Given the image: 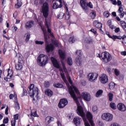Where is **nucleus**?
I'll use <instances>...</instances> for the list:
<instances>
[{
	"mask_svg": "<svg viewBox=\"0 0 126 126\" xmlns=\"http://www.w3.org/2000/svg\"><path fill=\"white\" fill-rule=\"evenodd\" d=\"M111 126H120L119 124L113 123V124L111 125Z\"/></svg>",
	"mask_w": 126,
	"mask_h": 126,
	"instance_id": "nucleus-61",
	"label": "nucleus"
},
{
	"mask_svg": "<svg viewBox=\"0 0 126 126\" xmlns=\"http://www.w3.org/2000/svg\"><path fill=\"white\" fill-rule=\"evenodd\" d=\"M35 44L37 45H43V44H44V41L36 40Z\"/></svg>",
	"mask_w": 126,
	"mask_h": 126,
	"instance_id": "nucleus-45",
	"label": "nucleus"
},
{
	"mask_svg": "<svg viewBox=\"0 0 126 126\" xmlns=\"http://www.w3.org/2000/svg\"><path fill=\"white\" fill-rule=\"evenodd\" d=\"M19 118V115L18 114H16L15 115H14V119L15 121H16V120H18Z\"/></svg>",
	"mask_w": 126,
	"mask_h": 126,
	"instance_id": "nucleus-52",
	"label": "nucleus"
},
{
	"mask_svg": "<svg viewBox=\"0 0 126 126\" xmlns=\"http://www.w3.org/2000/svg\"><path fill=\"white\" fill-rule=\"evenodd\" d=\"M102 55H103V57H102V59L105 63H109L112 61V55L108 52L105 51L102 53Z\"/></svg>",
	"mask_w": 126,
	"mask_h": 126,
	"instance_id": "nucleus-7",
	"label": "nucleus"
},
{
	"mask_svg": "<svg viewBox=\"0 0 126 126\" xmlns=\"http://www.w3.org/2000/svg\"><path fill=\"white\" fill-rule=\"evenodd\" d=\"M117 108L119 111L121 112H126V107L125 105L123 103H119L117 104Z\"/></svg>",
	"mask_w": 126,
	"mask_h": 126,
	"instance_id": "nucleus-13",
	"label": "nucleus"
},
{
	"mask_svg": "<svg viewBox=\"0 0 126 126\" xmlns=\"http://www.w3.org/2000/svg\"><path fill=\"white\" fill-rule=\"evenodd\" d=\"M63 3L67 11V10H68V7H67V4H66V2H65L64 1H63Z\"/></svg>",
	"mask_w": 126,
	"mask_h": 126,
	"instance_id": "nucleus-58",
	"label": "nucleus"
},
{
	"mask_svg": "<svg viewBox=\"0 0 126 126\" xmlns=\"http://www.w3.org/2000/svg\"><path fill=\"white\" fill-rule=\"evenodd\" d=\"M8 118L6 117V118L4 119L3 120V123L4 124H8Z\"/></svg>",
	"mask_w": 126,
	"mask_h": 126,
	"instance_id": "nucleus-49",
	"label": "nucleus"
},
{
	"mask_svg": "<svg viewBox=\"0 0 126 126\" xmlns=\"http://www.w3.org/2000/svg\"><path fill=\"white\" fill-rule=\"evenodd\" d=\"M61 7H63V4H60L59 5V3L58 2H55L53 4V8L54 9H57V8H61Z\"/></svg>",
	"mask_w": 126,
	"mask_h": 126,
	"instance_id": "nucleus-21",
	"label": "nucleus"
},
{
	"mask_svg": "<svg viewBox=\"0 0 126 126\" xmlns=\"http://www.w3.org/2000/svg\"><path fill=\"white\" fill-rule=\"evenodd\" d=\"M93 112H96L98 110V107L96 105H94L92 108Z\"/></svg>",
	"mask_w": 126,
	"mask_h": 126,
	"instance_id": "nucleus-44",
	"label": "nucleus"
},
{
	"mask_svg": "<svg viewBox=\"0 0 126 126\" xmlns=\"http://www.w3.org/2000/svg\"><path fill=\"white\" fill-rule=\"evenodd\" d=\"M123 10H124L123 7L120 6L118 9V12H119V13H122V12H123Z\"/></svg>",
	"mask_w": 126,
	"mask_h": 126,
	"instance_id": "nucleus-55",
	"label": "nucleus"
},
{
	"mask_svg": "<svg viewBox=\"0 0 126 126\" xmlns=\"http://www.w3.org/2000/svg\"><path fill=\"white\" fill-rule=\"evenodd\" d=\"M81 96L82 98H83L85 101L89 102V101L91 100V95L87 92H83L81 94Z\"/></svg>",
	"mask_w": 126,
	"mask_h": 126,
	"instance_id": "nucleus-12",
	"label": "nucleus"
},
{
	"mask_svg": "<svg viewBox=\"0 0 126 126\" xmlns=\"http://www.w3.org/2000/svg\"><path fill=\"white\" fill-rule=\"evenodd\" d=\"M94 26L96 28H97V29H100V28H102L103 25L102 23L99 22L98 21H94Z\"/></svg>",
	"mask_w": 126,
	"mask_h": 126,
	"instance_id": "nucleus-16",
	"label": "nucleus"
},
{
	"mask_svg": "<svg viewBox=\"0 0 126 126\" xmlns=\"http://www.w3.org/2000/svg\"><path fill=\"white\" fill-rule=\"evenodd\" d=\"M98 75L96 73H90L87 75V78L89 79V81L93 82L95 79L98 78Z\"/></svg>",
	"mask_w": 126,
	"mask_h": 126,
	"instance_id": "nucleus-9",
	"label": "nucleus"
},
{
	"mask_svg": "<svg viewBox=\"0 0 126 126\" xmlns=\"http://www.w3.org/2000/svg\"><path fill=\"white\" fill-rule=\"evenodd\" d=\"M69 43L71 44H73L74 42H75V39H74V36H71L69 38L68 40Z\"/></svg>",
	"mask_w": 126,
	"mask_h": 126,
	"instance_id": "nucleus-38",
	"label": "nucleus"
},
{
	"mask_svg": "<svg viewBox=\"0 0 126 126\" xmlns=\"http://www.w3.org/2000/svg\"><path fill=\"white\" fill-rule=\"evenodd\" d=\"M31 117H39L37 114V111L35 110H32L31 111Z\"/></svg>",
	"mask_w": 126,
	"mask_h": 126,
	"instance_id": "nucleus-32",
	"label": "nucleus"
},
{
	"mask_svg": "<svg viewBox=\"0 0 126 126\" xmlns=\"http://www.w3.org/2000/svg\"><path fill=\"white\" fill-rule=\"evenodd\" d=\"M73 122L74 125H75L76 126H79V117H75L73 119Z\"/></svg>",
	"mask_w": 126,
	"mask_h": 126,
	"instance_id": "nucleus-27",
	"label": "nucleus"
},
{
	"mask_svg": "<svg viewBox=\"0 0 126 126\" xmlns=\"http://www.w3.org/2000/svg\"><path fill=\"white\" fill-rule=\"evenodd\" d=\"M16 57L18 58L19 62H22L23 61V57H22V55L21 54L18 53L16 54Z\"/></svg>",
	"mask_w": 126,
	"mask_h": 126,
	"instance_id": "nucleus-28",
	"label": "nucleus"
},
{
	"mask_svg": "<svg viewBox=\"0 0 126 126\" xmlns=\"http://www.w3.org/2000/svg\"><path fill=\"white\" fill-rule=\"evenodd\" d=\"M5 115H8V106H6V108L5 110Z\"/></svg>",
	"mask_w": 126,
	"mask_h": 126,
	"instance_id": "nucleus-59",
	"label": "nucleus"
},
{
	"mask_svg": "<svg viewBox=\"0 0 126 126\" xmlns=\"http://www.w3.org/2000/svg\"><path fill=\"white\" fill-rule=\"evenodd\" d=\"M64 16V14L63 12H60L59 15L57 16V18L59 19H63Z\"/></svg>",
	"mask_w": 126,
	"mask_h": 126,
	"instance_id": "nucleus-37",
	"label": "nucleus"
},
{
	"mask_svg": "<svg viewBox=\"0 0 126 126\" xmlns=\"http://www.w3.org/2000/svg\"><path fill=\"white\" fill-rule=\"evenodd\" d=\"M90 31L91 32H92V33H94V34H96L97 33V30L96 29L92 28Z\"/></svg>",
	"mask_w": 126,
	"mask_h": 126,
	"instance_id": "nucleus-46",
	"label": "nucleus"
},
{
	"mask_svg": "<svg viewBox=\"0 0 126 126\" xmlns=\"http://www.w3.org/2000/svg\"><path fill=\"white\" fill-rule=\"evenodd\" d=\"M85 43L86 44H92L93 43V39L91 37H86L85 40Z\"/></svg>",
	"mask_w": 126,
	"mask_h": 126,
	"instance_id": "nucleus-24",
	"label": "nucleus"
},
{
	"mask_svg": "<svg viewBox=\"0 0 126 126\" xmlns=\"http://www.w3.org/2000/svg\"><path fill=\"white\" fill-rule=\"evenodd\" d=\"M54 121V118L51 116H47L45 119V123H48V124H51L52 122Z\"/></svg>",
	"mask_w": 126,
	"mask_h": 126,
	"instance_id": "nucleus-23",
	"label": "nucleus"
},
{
	"mask_svg": "<svg viewBox=\"0 0 126 126\" xmlns=\"http://www.w3.org/2000/svg\"><path fill=\"white\" fill-rule=\"evenodd\" d=\"M108 97H109V101L112 102L113 101V98H114V94L112 93H109L108 94Z\"/></svg>",
	"mask_w": 126,
	"mask_h": 126,
	"instance_id": "nucleus-35",
	"label": "nucleus"
},
{
	"mask_svg": "<svg viewBox=\"0 0 126 126\" xmlns=\"http://www.w3.org/2000/svg\"><path fill=\"white\" fill-rule=\"evenodd\" d=\"M54 86H55V87H56V88H63V84L58 83L57 84H54Z\"/></svg>",
	"mask_w": 126,
	"mask_h": 126,
	"instance_id": "nucleus-36",
	"label": "nucleus"
},
{
	"mask_svg": "<svg viewBox=\"0 0 126 126\" xmlns=\"http://www.w3.org/2000/svg\"><path fill=\"white\" fill-rule=\"evenodd\" d=\"M29 94L32 98L34 97V95H35L36 98H39L38 95H39V89L37 87H34L33 84H32L29 86Z\"/></svg>",
	"mask_w": 126,
	"mask_h": 126,
	"instance_id": "nucleus-3",
	"label": "nucleus"
},
{
	"mask_svg": "<svg viewBox=\"0 0 126 126\" xmlns=\"http://www.w3.org/2000/svg\"><path fill=\"white\" fill-rule=\"evenodd\" d=\"M69 93L77 104V108L76 112L78 115H79V101H78L79 97L76 96V94H75V93H78V90L74 86L71 85L69 88Z\"/></svg>",
	"mask_w": 126,
	"mask_h": 126,
	"instance_id": "nucleus-2",
	"label": "nucleus"
},
{
	"mask_svg": "<svg viewBox=\"0 0 126 126\" xmlns=\"http://www.w3.org/2000/svg\"><path fill=\"white\" fill-rule=\"evenodd\" d=\"M110 107L112 109V110H116L117 109V106H116V103L115 102H111L110 103Z\"/></svg>",
	"mask_w": 126,
	"mask_h": 126,
	"instance_id": "nucleus-29",
	"label": "nucleus"
},
{
	"mask_svg": "<svg viewBox=\"0 0 126 126\" xmlns=\"http://www.w3.org/2000/svg\"><path fill=\"white\" fill-rule=\"evenodd\" d=\"M45 93L46 95H47L49 97H52V95H54V93H53V91L50 90V89H47Z\"/></svg>",
	"mask_w": 126,
	"mask_h": 126,
	"instance_id": "nucleus-18",
	"label": "nucleus"
},
{
	"mask_svg": "<svg viewBox=\"0 0 126 126\" xmlns=\"http://www.w3.org/2000/svg\"><path fill=\"white\" fill-rule=\"evenodd\" d=\"M48 56L44 54H40L37 57V63H39L40 66H44L48 63Z\"/></svg>",
	"mask_w": 126,
	"mask_h": 126,
	"instance_id": "nucleus-5",
	"label": "nucleus"
},
{
	"mask_svg": "<svg viewBox=\"0 0 126 126\" xmlns=\"http://www.w3.org/2000/svg\"><path fill=\"white\" fill-rule=\"evenodd\" d=\"M80 3L83 10L85 12H86V13L89 11V7L90 8H93V4H92V3L91 2L87 3L86 0H80Z\"/></svg>",
	"mask_w": 126,
	"mask_h": 126,
	"instance_id": "nucleus-4",
	"label": "nucleus"
},
{
	"mask_svg": "<svg viewBox=\"0 0 126 126\" xmlns=\"http://www.w3.org/2000/svg\"><path fill=\"white\" fill-rule=\"evenodd\" d=\"M9 71H10V69H8V74L7 75V78H4V80H5L6 81H8V79H11V78L12 77V74L13 73H9Z\"/></svg>",
	"mask_w": 126,
	"mask_h": 126,
	"instance_id": "nucleus-22",
	"label": "nucleus"
},
{
	"mask_svg": "<svg viewBox=\"0 0 126 126\" xmlns=\"http://www.w3.org/2000/svg\"><path fill=\"white\" fill-rule=\"evenodd\" d=\"M101 118L106 122H111L113 120V115L111 113H104L102 115Z\"/></svg>",
	"mask_w": 126,
	"mask_h": 126,
	"instance_id": "nucleus-8",
	"label": "nucleus"
},
{
	"mask_svg": "<svg viewBox=\"0 0 126 126\" xmlns=\"http://www.w3.org/2000/svg\"><path fill=\"white\" fill-rule=\"evenodd\" d=\"M114 72H115V75H116V76H119V75H120V71H119V70H118V69H115L114 70Z\"/></svg>",
	"mask_w": 126,
	"mask_h": 126,
	"instance_id": "nucleus-48",
	"label": "nucleus"
},
{
	"mask_svg": "<svg viewBox=\"0 0 126 126\" xmlns=\"http://www.w3.org/2000/svg\"><path fill=\"white\" fill-rule=\"evenodd\" d=\"M51 60L53 64V66L56 68H60V64H59V62H58L57 59L54 57H51Z\"/></svg>",
	"mask_w": 126,
	"mask_h": 126,
	"instance_id": "nucleus-15",
	"label": "nucleus"
},
{
	"mask_svg": "<svg viewBox=\"0 0 126 126\" xmlns=\"http://www.w3.org/2000/svg\"><path fill=\"white\" fill-rule=\"evenodd\" d=\"M25 35H26L25 40L26 42L27 43L28 42H29V40H30L31 34L29 32H27L25 34Z\"/></svg>",
	"mask_w": 126,
	"mask_h": 126,
	"instance_id": "nucleus-34",
	"label": "nucleus"
},
{
	"mask_svg": "<svg viewBox=\"0 0 126 126\" xmlns=\"http://www.w3.org/2000/svg\"><path fill=\"white\" fill-rule=\"evenodd\" d=\"M86 118L92 126H95V124H94V122L93 121V115L91 112L89 111L87 112Z\"/></svg>",
	"mask_w": 126,
	"mask_h": 126,
	"instance_id": "nucleus-10",
	"label": "nucleus"
},
{
	"mask_svg": "<svg viewBox=\"0 0 126 126\" xmlns=\"http://www.w3.org/2000/svg\"><path fill=\"white\" fill-rule=\"evenodd\" d=\"M34 25V21H29L26 24V28H31Z\"/></svg>",
	"mask_w": 126,
	"mask_h": 126,
	"instance_id": "nucleus-19",
	"label": "nucleus"
},
{
	"mask_svg": "<svg viewBox=\"0 0 126 126\" xmlns=\"http://www.w3.org/2000/svg\"><path fill=\"white\" fill-rule=\"evenodd\" d=\"M100 81L101 83L103 84H106L107 82H108V76H106V74H103L102 76L100 77Z\"/></svg>",
	"mask_w": 126,
	"mask_h": 126,
	"instance_id": "nucleus-14",
	"label": "nucleus"
},
{
	"mask_svg": "<svg viewBox=\"0 0 126 126\" xmlns=\"http://www.w3.org/2000/svg\"><path fill=\"white\" fill-rule=\"evenodd\" d=\"M115 33H119L120 31V28H116L114 30Z\"/></svg>",
	"mask_w": 126,
	"mask_h": 126,
	"instance_id": "nucleus-60",
	"label": "nucleus"
},
{
	"mask_svg": "<svg viewBox=\"0 0 126 126\" xmlns=\"http://www.w3.org/2000/svg\"><path fill=\"white\" fill-rule=\"evenodd\" d=\"M44 87L48 88V87H50V82H49L48 81H46L44 82Z\"/></svg>",
	"mask_w": 126,
	"mask_h": 126,
	"instance_id": "nucleus-42",
	"label": "nucleus"
},
{
	"mask_svg": "<svg viewBox=\"0 0 126 126\" xmlns=\"http://www.w3.org/2000/svg\"><path fill=\"white\" fill-rule=\"evenodd\" d=\"M70 18V14H69V12H67L65 14V19L66 20H68Z\"/></svg>",
	"mask_w": 126,
	"mask_h": 126,
	"instance_id": "nucleus-43",
	"label": "nucleus"
},
{
	"mask_svg": "<svg viewBox=\"0 0 126 126\" xmlns=\"http://www.w3.org/2000/svg\"><path fill=\"white\" fill-rule=\"evenodd\" d=\"M79 116L82 117L85 124V126H91L90 124L86 119V117L85 115V113H84V110H83V107L81 106V105H79Z\"/></svg>",
	"mask_w": 126,
	"mask_h": 126,
	"instance_id": "nucleus-6",
	"label": "nucleus"
},
{
	"mask_svg": "<svg viewBox=\"0 0 126 126\" xmlns=\"http://www.w3.org/2000/svg\"><path fill=\"white\" fill-rule=\"evenodd\" d=\"M105 33L107 35V36H108L109 38H110V39H113V35L112 36H111V35H110V32H106Z\"/></svg>",
	"mask_w": 126,
	"mask_h": 126,
	"instance_id": "nucleus-53",
	"label": "nucleus"
},
{
	"mask_svg": "<svg viewBox=\"0 0 126 126\" xmlns=\"http://www.w3.org/2000/svg\"><path fill=\"white\" fill-rule=\"evenodd\" d=\"M120 24L121 26L123 27V29H124V30L126 31V23L125 21H120Z\"/></svg>",
	"mask_w": 126,
	"mask_h": 126,
	"instance_id": "nucleus-30",
	"label": "nucleus"
},
{
	"mask_svg": "<svg viewBox=\"0 0 126 126\" xmlns=\"http://www.w3.org/2000/svg\"><path fill=\"white\" fill-rule=\"evenodd\" d=\"M59 56L62 60H64L65 59V54L61 50H59Z\"/></svg>",
	"mask_w": 126,
	"mask_h": 126,
	"instance_id": "nucleus-20",
	"label": "nucleus"
},
{
	"mask_svg": "<svg viewBox=\"0 0 126 126\" xmlns=\"http://www.w3.org/2000/svg\"><path fill=\"white\" fill-rule=\"evenodd\" d=\"M67 103H68V101L66 98H62L60 100L58 104V107H59L60 109L64 108V107H65V106L67 105Z\"/></svg>",
	"mask_w": 126,
	"mask_h": 126,
	"instance_id": "nucleus-11",
	"label": "nucleus"
},
{
	"mask_svg": "<svg viewBox=\"0 0 126 126\" xmlns=\"http://www.w3.org/2000/svg\"><path fill=\"white\" fill-rule=\"evenodd\" d=\"M67 63L69 65H72V59L69 57H68Z\"/></svg>",
	"mask_w": 126,
	"mask_h": 126,
	"instance_id": "nucleus-39",
	"label": "nucleus"
},
{
	"mask_svg": "<svg viewBox=\"0 0 126 126\" xmlns=\"http://www.w3.org/2000/svg\"><path fill=\"white\" fill-rule=\"evenodd\" d=\"M117 4L118 5V6H121L122 5V1L118 0L117 2Z\"/></svg>",
	"mask_w": 126,
	"mask_h": 126,
	"instance_id": "nucleus-56",
	"label": "nucleus"
},
{
	"mask_svg": "<svg viewBox=\"0 0 126 126\" xmlns=\"http://www.w3.org/2000/svg\"><path fill=\"white\" fill-rule=\"evenodd\" d=\"M103 94V90H99L97 91L96 93L95 96L98 98V97H100V95Z\"/></svg>",
	"mask_w": 126,
	"mask_h": 126,
	"instance_id": "nucleus-31",
	"label": "nucleus"
},
{
	"mask_svg": "<svg viewBox=\"0 0 126 126\" xmlns=\"http://www.w3.org/2000/svg\"><path fill=\"white\" fill-rule=\"evenodd\" d=\"M22 6V1L21 0H17V4H15L16 8H20Z\"/></svg>",
	"mask_w": 126,
	"mask_h": 126,
	"instance_id": "nucleus-26",
	"label": "nucleus"
},
{
	"mask_svg": "<svg viewBox=\"0 0 126 126\" xmlns=\"http://www.w3.org/2000/svg\"><path fill=\"white\" fill-rule=\"evenodd\" d=\"M110 1L112 2V3L114 4V5H117V0H110Z\"/></svg>",
	"mask_w": 126,
	"mask_h": 126,
	"instance_id": "nucleus-57",
	"label": "nucleus"
},
{
	"mask_svg": "<svg viewBox=\"0 0 126 126\" xmlns=\"http://www.w3.org/2000/svg\"><path fill=\"white\" fill-rule=\"evenodd\" d=\"M121 54L122 56H126V51H122L121 52Z\"/></svg>",
	"mask_w": 126,
	"mask_h": 126,
	"instance_id": "nucleus-62",
	"label": "nucleus"
},
{
	"mask_svg": "<svg viewBox=\"0 0 126 126\" xmlns=\"http://www.w3.org/2000/svg\"><path fill=\"white\" fill-rule=\"evenodd\" d=\"M11 126H15V124H16V120H12L11 121Z\"/></svg>",
	"mask_w": 126,
	"mask_h": 126,
	"instance_id": "nucleus-50",
	"label": "nucleus"
},
{
	"mask_svg": "<svg viewBox=\"0 0 126 126\" xmlns=\"http://www.w3.org/2000/svg\"><path fill=\"white\" fill-rule=\"evenodd\" d=\"M103 15L104 16H105V17H106V18H108V17L110 16V13L108 11H105L103 13Z\"/></svg>",
	"mask_w": 126,
	"mask_h": 126,
	"instance_id": "nucleus-41",
	"label": "nucleus"
},
{
	"mask_svg": "<svg viewBox=\"0 0 126 126\" xmlns=\"http://www.w3.org/2000/svg\"><path fill=\"white\" fill-rule=\"evenodd\" d=\"M107 25L110 27L111 25H112V21L111 20H109L107 22Z\"/></svg>",
	"mask_w": 126,
	"mask_h": 126,
	"instance_id": "nucleus-51",
	"label": "nucleus"
},
{
	"mask_svg": "<svg viewBox=\"0 0 126 126\" xmlns=\"http://www.w3.org/2000/svg\"><path fill=\"white\" fill-rule=\"evenodd\" d=\"M110 89H113L115 88V83L114 82H111L108 85Z\"/></svg>",
	"mask_w": 126,
	"mask_h": 126,
	"instance_id": "nucleus-40",
	"label": "nucleus"
},
{
	"mask_svg": "<svg viewBox=\"0 0 126 126\" xmlns=\"http://www.w3.org/2000/svg\"><path fill=\"white\" fill-rule=\"evenodd\" d=\"M125 38H126V35H124L123 36H117L115 35H113V37L112 39L115 41L116 39H118V40H125Z\"/></svg>",
	"mask_w": 126,
	"mask_h": 126,
	"instance_id": "nucleus-17",
	"label": "nucleus"
},
{
	"mask_svg": "<svg viewBox=\"0 0 126 126\" xmlns=\"http://www.w3.org/2000/svg\"><path fill=\"white\" fill-rule=\"evenodd\" d=\"M42 13L43 16L45 18V26L47 29L45 28H41V30L43 33L44 36L45 45H46V51L47 53H50V52H53L54 51V47L52 44H48V39H50V36L48 34H50V36L54 37V33L52 32V30L50 29V26L51 24L50 22H48L47 18L49 16V4L47 2H45L43 3L42 6Z\"/></svg>",
	"mask_w": 126,
	"mask_h": 126,
	"instance_id": "nucleus-1",
	"label": "nucleus"
},
{
	"mask_svg": "<svg viewBox=\"0 0 126 126\" xmlns=\"http://www.w3.org/2000/svg\"><path fill=\"white\" fill-rule=\"evenodd\" d=\"M57 125L58 126H62V123L61 122H60V121H59L57 122Z\"/></svg>",
	"mask_w": 126,
	"mask_h": 126,
	"instance_id": "nucleus-64",
	"label": "nucleus"
},
{
	"mask_svg": "<svg viewBox=\"0 0 126 126\" xmlns=\"http://www.w3.org/2000/svg\"><path fill=\"white\" fill-rule=\"evenodd\" d=\"M22 63L20 62H19L18 63L15 65V68L17 70H21L22 69Z\"/></svg>",
	"mask_w": 126,
	"mask_h": 126,
	"instance_id": "nucleus-25",
	"label": "nucleus"
},
{
	"mask_svg": "<svg viewBox=\"0 0 126 126\" xmlns=\"http://www.w3.org/2000/svg\"><path fill=\"white\" fill-rule=\"evenodd\" d=\"M90 16L92 19H95V17H96V12L93 11L92 12L90 13Z\"/></svg>",
	"mask_w": 126,
	"mask_h": 126,
	"instance_id": "nucleus-33",
	"label": "nucleus"
},
{
	"mask_svg": "<svg viewBox=\"0 0 126 126\" xmlns=\"http://www.w3.org/2000/svg\"><path fill=\"white\" fill-rule=\"evenodd\" d=\"M23 93L22 96H26L27 95V94H28L27 91H26V90H25L24 89H23Z\"/></svg>",
	"mask_w": 126,
	"mask_h": 126,
	"instance_id": "nucleus-47",
	"label": "nucleus"
},
{
	"mask_svg": "<svg viewBox=\"0 0 126 126\" xmlns=\"http://www.w3.org/2000/svg\"><path fill=\"white\" fill-rule=\"evenodd\" d=\"M38 0H34V5L37 6L38 5Z\"/></svg>",
	"mask_w": 126,
	"mask_h": 126,
	"instance_id": "nucleus-63",
	"label": "nucleus"
},
{
	"mask_svg": "<svg viewBox=\"0 0 126 126\" xmlns=\"http://www.w3.org/2000/svg\"><path fill=\"white\" fill-rule=\"evenodd\" d=\"M15 106L17 110H19V109H20V107H19V103L18 102H16Z\"/></svg>",
	"mask_w": 126,
	"mask_h": 126,
	"instance_id": "nucleus-54",
	"label": "nucleus"
}]
</instances>
